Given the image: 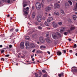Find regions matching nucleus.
Returning <instances> with one entry per match:
<instances>
[{"label": "nucleus", "instance_id": "1", "mask_svg": "<svg viewBox=\"0 0 77 77\" xmlns=\"http://www.w3.org/2000/svg\"><path fill=\"white\" fill-rule=\"evenodd\" d=\"M71 27L70 29V30H69L67 31V32H68L69 33V34H71V33H73L74 32L72 31V30H74L75 29V27L73 25H72L71 26Z\"/></svg>", "mask_w": 77, "mask_h": 77}, {"label": "nucleus", "instance_id": "2", "mask_svg": "<svg viewBox=\"0 0 77 77\" xmlns=\"http://www.w3.org/2000/svg\"><path fill=\"white\" fill-rule=\"evenodd\" d=\"M35 6L36 9L39 10L41 9V5L39 2H37L35 4Z\"/></svg>", "mask_w": 77, "mask_h": 77}, {"label": "nucleus", "instance_id": "3", "mask_svg": "<svg viewBox=\"0 0 77 77\" xmlns=\"http://www.w3.org/2000/svg\"><path fill=\"white\" fill-rule=\"evenodd\" d=\"M35 18L37 19V20L38 22H40L42 20V16L41 15H39L37 17H36Z\"/></svg>", "mask_w": 77, "mask_h": 77}, {"label": "nucleus", "instance_id": "4", "mask_svg": "<svg viewBox=\"0 0 77 77\" xmlns=\"http://www.w3.org/2000/svg\"><path fill=\"white\" fill-rule=\"evenodd\" d=\"M51 7H46L45 9V11H46V12H48L49 11H51V8H53V5H51Z\"/></svg>", "mask_w": 77, "mask_h": 77}, {"label": "nucleus", "instance_id": "5", "mask_svg": "<svg viewBox=\"0 0 77 77\" xmlns=\"http://www.w3.org/2000/svg\"><path fill=\"white\" fill-rule=\"evenodd\" d=\"M66 29H67V27H62L60 29V32L62 33L63 32H64L65 30H66Z\"/></svg>", "mask_w": 77, "mask_h": 77}, {"label": "nucleus", "instance_id": "6", "mask_svg": "<svg viewBox=\"0 0 77 77\" xmlns=\"http://www.w3.org/2000/svg\"><path fill=\"white\" fill-rule=\"evenodd\" d=\"M53 20V18L51 17H49L47 20V22L48 23H50Z\"/></svg>", "mask_w": 77, "mask_h": 77}, {"label": "nucleus", "instance_id": "7", "mask_svg": "<svg viewBox=\"0 0 77 77\" xmlns=\"http://www.w3.org/2000/svg\"><path fill=\"white\" fill-rule=\"evenodd\" d=\"M39 40L40 42H42V43H44V41H45V40L44 39V38L42 37L39 38Z\"/></svg>", "mask_w": 77, "mask_h": 77}, {"label": "nucleus", "instance_id": "8", "mask_svg": "<svg viewBox=\"0 0 77 77\" xmlns=\"http://www.w3.org/2000/svg\"><path fill=\"white\" fill-rule=\"evenodd\" d=\"M24 42H21V43L20 44V48H22V49H23V48H24Z\"/></svg>", "mask_w": 77, "mask_h": 77}, {"label": "nucleus", "instance_id": "9", "mask_svg": "<svg viewBox=\"0 0 77 77\" xmlns=\"http://www.w3.org/2000/svg\"><path fill=\"white\" fill-rule=\"evenodd\" d=\"M25 45L26 46V49H27L28 48V46L29 45V42L28 41L25 42Z\"/></svg>", "mask_w": 77, "mask_h": 77}, {"label": "nucleus", "instance_id": "10", "mask_svg": "<svg viewBox=\"0 0 77 77\" xmlns=\"http://www.w3.org/2000/svg\"><path fill=\"white\" fill-rule=\"evenodd\" d=\"M59 8V5L58 4H55L54 5V9H56V8Z\"/></svg>", "mask_w": 77, "mask_h": 77}, {"label": "nucleus", "instance_id": "11", "mask_svg": "<svg viewBox=\"0 0 77 77\" xmlns=\"http://www.w3.org/2000/svg\"><path fill=\"white\" fill-rule=\"evenodd\" d=\"M52 25L53 26V27H56L57 26V25L54 22H53L52 23Z\"/></svg>", "mask_w": 77, "mask_h": 77}, {"label": "nucleus", "instance_id": "12", "mask_svg": "<svg viewBox=\"0 0 77 77\" xmlns=\"http://www.w3.org/2000/svg\"><path fill=\"white\" fill-rule=\"evenodd\" d=\"M29 7H27L26 8H24L23 9V11H26L27 12H29Z\"/></svg>", "mask_w": 77, "mask_h": 77}, {"label": "nucleus", "instance_id": "13", "mask_svg": "<svg viewBox=\"0 0 77 77\" xmlns=\"http://www.w3.org/2000/svg\"><path fill=\"white\" fill-rule=\"evenodd\" d=\"M36 53H39L41 54H42L43 53V52L41 51L40 50H37L36 51Z\"/></svg>", "mask_w": 77, "mask_h": 77}, {"label": "nucleus", "instance_id": "14", "mask_svg": "<svg viewBox=\"0 0 77 77\" xmlns=\"http://www.w3.org/2000/svg\"><path fill=\"white\" fill-rule=\"evenodd\" d=\"M72 72H77V68H74L72 70Z\"/></svg>", "mask_w": 77, "mask_h": 77}, {"label": "nucleus", "instance_id": "15", "mask_svg": "<svg viewBox=\"0 0 77 77\" xmlns=\"http://www.w3.org/2000/svg\"><path fill=\"white\" fill-rule=\"evenodd\" d=\"M57 54L58 56H60L62 54V52L60 51H58L57 52Z\"/></svg>", "mask_w": 77, "mask_h": 77}, {"label": "nucleus", "instance_id": "16", "mask_svg": "<svg viewBox=\"0 0 77 77\" xmlns=\"http://www.w3.org/2000/svg\"><path fill=\"white\" fill-rule=\"evenodd\" d=\"M58 75L59 77H61L62 76H63V73H61L60 74H59Z\"/></svg>", "mask_w": 77, "mask_h": 77}, {"label": "nucleus", "instance_id": "17", "mask_svg": "<svg viewBox=\"0 0 77 77\" xmlns=\"http://www.w3.org/2000/svg\"><path fill=\"white\" fill-rule=\"evenodd\" d=\"M36 15V13L35 12H34L32 13V18H35V15Z\"/></svg>", "mask_w": 77, "mask_h": 77}, {"label": "nucleus", "instance_id": "18", "mask_svg": "<svg viewBox=\"0 0 77 77\" xmlns=\"http://www.w3.org/2000/svg\"><path fill=\"white\" fill-rule=\"evenodd\" d=\"M72 18L73 20H76V18H77V16L76 15H74L73 16Z\"/></svg>", "mask_w": 77, "mask_h": 77}, {"label": "nucleus", "instance_id": "19", "mask_svg": "<svg viewBox=\"0 0 77 77\" xmlns=\"http://www.w3.org/2000/svg\"><path fill=\"white\" fill-rule=\"evenodd\" d=\"M52 36L53 38V39H58V37L56 35H52Z\"/></svg>", "mask_w": 77, "mask_h": 77}, {"label": "nucleus", "instance_id": "20", "mask_svg": "<svg viewBox=\"0 0 77 77\" xmlns=\"http://www.w3.org/2000/svg\"><path fill=\"white\" fill-rule=\"evenodd\" d=\"M54 14L55 15H59V13L55 11L54 13Z\"/></svg>", "mask_w": 77, "mask_h": 77}, {"label": "nucleus", "instance_id": "21", "mask_svg": "<svg viewBox=\"0 0 77 77\" xmlns=\"http://www.w3.org/2000/svg\"><path fill=\"white\" fill-rule=\"evenodd\" d=\"M37 36V35H36V34H34L32 35V37L33 38H36Z\"/></svg>", "mask_w": 77, "mask_h": 77}, {"label": "nucleus", "instance_id": "22", "mask_svg": "<svg viewBox=\"0 0 77 77\" xmlns=\"http://www.w3.org/2000/svg\"><path fill=\"white\" fill-rule=\"evenodd\" d=\"M40 48L41 49L45 48H46V47L45 46L42 45L40 46Z\"/></svg>", "mask_w": 77, "mask_h": 77}, {"label": "nucleus", "instance_id": "23", "mask_svg": "<svg viewBox=\"0 0 77 77\" xmlns=\"http://www.w3.org/2000/svg\"><path fill=\"white\" fill-rule=\"evenodd\" d=\"M68 2L69 3V4L70 5H71V6L72 5V3L71 1V0L68 1Z\"/></svg>", "mask_w": 77, "mask_h": 77}, {"label": "nucleus", "instance_id": "24", "mask_svg": "<svg viewBox=\"0 0 77 77\" xmlns=\"http://www.w3.org/2000/svg\"><path fill=\"white\" fill-rule=\"evenodd\" d=\"M21 54L20 53H19L18 54H17V56L19 58H20L21 57Z\"/></svg>", "mask_w": 77, "mask_h": 77}, {"label": "nucleus", "instance_id": "25", "mask_svg": "<svg viewBox=\"0 0 77 77\" xmlns=\"http://www.w3.org/2000/svg\"><path fill=\"white\" fill-rule=\"evenodd\" d=\"M38 74H39L40 75V76H39V77H42L41 76V75H42V72H41V71H39L38 72Z\"/></svg>", "mask_w": 77, "mask_h": 77}, {"label": "nucleus", "instance_id": "26", "mask_svg": "<svg viewBox=\"0 0 77 77\" xmlns=\"http://www.w3.org/2000/svg\"><path fill=\"white\" fill-rule=\"evenodd\" d=\"M31 48H34L35 47V45L33 44H32L30 45Z\"/></svg>", "mask_w": 77, "mask_h": 77}, {"label": "nucleus", "instance_id": "27", "mask_svg": "<svg viewBox=\"0 0 77 77\" xmlns=\"http://www.w3.org/2000/svg\"><path fill=\"white\" fill-rule=\"evenodd\" d=\"M74 10L77 11V3H76L75 7Z\"/></svg>", "mask_w": 77, "mask_h": 77}, {"label": "nucleus", "instance_id": "28", "mask_svg": "<svg viewBox=\"0 0 77 77\" xmlns=\"http://www.w3.org/2000/svg\"><path fill=\"white\" fill-rule=\"evenodd\" d=\"M66 8H68L69 6V5L68 3H66L65 5Z\"/></svg>", "mask_w": 77, "mask_h": 77}, {"label": "nucleus", "instance_id": "29", "mask_svg": "<svg viewBox=\"0 0 77 77\" xmlns=\"http://www.w3.org/2000/svg\"><path fill=\"white\" fill-rule=\"evenodd\" d=\"M46 37L47 38H49V32H47L46 34Z\"/></svg>", "mask_w": 77, "mask_h": 77}, {"label": "nucleus", "instance_id": "30", "mask_svg": "<svg viewBox=\"0 0 77 77\" xmlns=\"http://www.w3.org/2000/svg\"><path fill=\"white\" fill-rule=\"evenodd\" d=\"M58 37L57 38H60V37H61V34H60V33H58Z\"/></svg>", "mask_w": 77, "mask_h": 77}, {"label": "nucleus", "instance_id": "31", "mask_svg": "<svg viewBox=\"0 0 77 77\" xmlns=\"http://www.w3.org/2000/svg\"><path fill=\"white\" fill-rule=\"evenodd\" d=\"M45 25L46 26H49V25H48V23H47V22H45Z\"/></svg>", "mask_w": 77, "mask_h": 77}, {"label": "nucleus", "instance_id": "32", "mask_svg": "<svg viewBox=\"0 0 77 77\" xmlns=\"http://www.w3.org/2000/svg\"><path fill=\"white\" fill-rule=\"evenodd\" d=\"M47 42L48 43H51V40L48 39V41H47Z\"/></svg>", "mask_w": 77, "mask_h": 77}, {"label": "nucleus", "instance_id": "33", "mask_svg": "<svg viewBox=\"0 0 77 77\" xmlns=\"http://www.w3.org/2000/svg\"><path fill=\"white\" fill-rule=\"evenodd\" d=\"M25 38L26 39H29V37L28 36H26Z\"/></svg>", "mask_w": 77, "mask_h": 77}, {"label": "nucleus", "instance_id": "34", "mask_svg": "<svg viewBox=\"0 0 77 77\" xmlns=\"http://www.w3.org/2000/svg\"><path fill=\"white\" fill-rule=\"evenodd\" d=\"M76 47H77V45L75 44L73 46V48H76Z\"/></svg>", "mask_w": 77, "mask_h": 77}, {"label": "nucleus", "instance_id": "35", "mask_svg": "<svg viewBox=\"0 0 77 77\" xmlns=\"http://www.w3.org/2000/svg\"><path fill=\"white\" fill-rule=\"evenodd\" d=\"M23 12H24V13L25 14H26V15H27L28 14V11H23Z\"/></svg>", "mask_w": 77, "mask_h": 77}, {"label": "nucleus", "instance_id": "36", "mask_svg": "<svg viewBox=\"0 0 77 77\" xmlns=\"http://www.w3.org/2000/svg\"><path fill=\"white\" fill-rule=\"evenodd\" d=\"M42 71L43 72H44V73H46V74H47V72H46L45 70H42Z\"/></svg>", "mask_w": 77, "mask_h": 77}, {"label": "nucleus", "instance_id": "37", "mask_svg": "<svg viewBox=\"0 0 77 77\" xmlns=\"http://www.w3.org/2000/svg\"><path fill=\"white\" fill-rule=\"evenodd\" d=\"M38 29H42V27H41V26H38Z\"/></svg>", "mask_w": 77, "mask_h": 77}, {"label": "nucleus", "instance_id": "38", "mask_svg": "<svg viewBox=\"0 0 77 77\" xmlns=\"http://www.w3.org/2000/svg\"><path fill=\"white\" fill-rule=\"evenodd\" d=\"M1 53H4V51H4L3 49H2L1 50Z\"/></svg>", "mask_w": 77, "mask_h": 77}, {"label": "nucleus", "instance_id": "39", "mask_svg": "<svg viewBox=\"0 0 77 77\" xmlns=\"http://www.w3.org/2000/svg\"><path fill=\"white\" fill-rule=\"evenodd\" d=\"M35 76L36 77H38V74H37V73H35Z\"/></svg>", "mask_w": 77, "mask_h": 77}, {"label": "nucleus", "instance_id": "40", "mask_svg": "<svg viewBox=\"0 0 77 77\" xmlns=\"http://www.w3.org/2000/svg\"><path fill=\"white\" fill-rule=\"evenodd\" d=\"M27 6V5L26 4H25L23 5V8H25V7Z\"/></svg>", "mask_w": 77, "mask_h": 77}, {"label": "nucleus", "instance_id": "41", "mask_svg": "<svg viewBox=\"0 0 77 77\" xmlns=\"http://www.w3.org/2000/svg\"><path fill=\"white\" fill-rule=\"evenodd\" d=\"M62 23L61 22H58V24L59 25H62Z\"/></svg>", "mask_w": 77, "mask_h": 77}, {"label": "nucleus", "instance_id": "42", "mask_svg": "<svg viewBox=\"0 0 77 77\" xmlns=\"http://www.w3.org/2000/svg\"><path fill=\"white\" fill-rule=\"evenodd\" d=\"M61 12L62 14H64V11L63 10H61Z\"/></svg>", "mask_w": 77, "mask_h": 77}, {"label": "nucleus", "instance_id": "43", "mask_svg": "<svg viewBox=\"0 0 77 77\" xmlns=\"http://www.w3.org/2000/svg\"><path fill=\"white\" fill-rule=\"evenodd\" d=\"M68 33V32H65L64 33V34L65 35H67Z\"/></svg>", "mask_w": 77, "mask_h": 77}, {"label": "nucleus", "instance_id": "44", "mask_svg": "<svg viewBox=\"0 0 77 77\" xmlns=\"http://www.w3.org/2000/svg\"><path fill=\"white\" fill-rule=\"evenodd\" d=\"M9 48H12V45H10L9 46Z\"/></svg>", "mask_w": 77, "mask_h": 77}, {"label": "nucleus", "instance_id": "45", "mask_svg": "<svg viewBox=\"0 0 77 77\" xmlns=\"http://www.w3.org/2000/svg\"><path fill=\"white\" fill-rule=\"evenodd\" d=\"M9 56H10V55L8 54V55H5V57H9Z\"/></svg>", "mask_w": 77, "mask_h": 77}, {"label": "nucleus", "instance_id": "46", "mask_svg": "<svg viewBox=\"0 0 77 77\" xmlns=\"http://www.w3.org/2000/svg\"><path fill=\"white\" fill-rule=\"evenodd\" d=\"M14 30V28H12V29H10V32H13V30Z\"/></svg>", "mask_w": 77, "mask_h": 77}, {"label": "nucleus", "instance_id": "47", "mask_svg": "<svg viewBox=\"0 0 77 77\" xmlns=\"http://www.w3.org/2000/svg\"><path fill=\"white\" fill-rule=\"evenodd\" d=\"M35 25H38V23L37 22H35Z\"/></svg>", "mask_w": 77, "mask_h": 77}, {"label": "nucleus", "instance_id": "48", "mask_svg": "<svg viewBox=\"0 0 77 77\" xmlns=\"http://www.w3.org/2000/svg\"><path fill=\"white\" fill-rule=\"evenodd\" d=\"M47 77V75H46V74H45L43 75V77Z\"/></svg>", "mask_w": 77, "mask_h": 77}, {"label": "nucleus", "instance_id": "49", "mask_svg": "<svg viewBox=\"0 0 77 77\" xmlns=\"http://www.w3.org/2000/svg\"><path fill=\"white\" fill-rule=\"evenodd\" d=\"M2 61H5V59H4V58H2L1 59V60H2Z\"/></svg>", "mask_w": 77, "mask_h": 77}, {"label": "nucleus", "instance_id": "50", "mask_svg": "<svg viewBox=\"0 0 77 77\" xmlns=\"http://www.w3.org/2000/svg\"><path fill=\"white\" fill-rule=\"evenodd\" d=\"M10 2H11L10 0H8L7 1V3H10Z\"/></svg>", "mask_w": 77, "mask_h": 77}, {"label": "nucleus", "instance_id": "51", "mask_svg": "<svg viewBox=\"0 0 77 77\" xmlns=\"http://www.w3.org/2000/svg\"><path fill=\"white\" fill-rule=\"evenodd\" d=\"M68 21L69 22H71V20L70 19H68Z\"/></svg>", "mask_w": 77, "mask_h": 77}, {"label": "nucleus", "instance_id": "52", "mask_svg": "<svg viewBox=\"0 0 77 77\" xmlns=\"http://www.w3.org/2000/svg\"><path fill=\"white\" fill-rule=\"evenodd\" d=\"M31 63H33L34 64H35V63H35V62L34 61L33 62H32Z\"/></svg>", "mask_w": 77, "mask_h": 77}, {"label": "nucleus", "instance_id": "53", "mask_svg": "<svg viewBox=\"0 0 77 77\" xmlns=\"http://www.w3.org/2000/svg\"><path fill=\"white\" fill-rule=\"evenodd\" d=\"M19 30H18V29H15V31L16 32H18Z\"/></svg>", "mask_w": 77, "mask_h": 77}, {"label": "nucleus", "instance_id": "54", "mask_svg": "<svg viewBox=\"0 0 77 77\" xmlns=\"http://www.w3.org/2000/svg\"><path fill=\"white\" fill-rule=\"evenodd\" d=\"M47 53H48V54H50V52L49 51H48Z\"/></svg>", "mask_w": 77, "mask_h": 77}, {"label": "nucleus", "instance_id": "55", "mask_svg": "<svg viewBox=\"0 0 77 77\" xmlns=\"http://www.w3.org/2000/svg\"><path fill=\"white\" fill-rule=\"evenodd\" d=\"M69 51L70 53H72V50H70Z\"/></svg>", "mask_w": 77, "mask_h": 77}, {"label": "nucleus", "instance_id": "56", "mask_svg": "<svg viewBox=\"0 0 77 77\" xmlns=\"http://www.w3.org/2000/svg\"><path fill=\"white\" fill-rule=\"evenodd\" d=\"M63 51V52H64V53H66V50H64Z\"/></svg>", "mask_w": 77, "mask_h": 77}, {"label": "nucleus", "instance_id": "57", "mask_svg": "<svg viewBox=\"0 0 77 77\" xmlns=\"http://www.w3.org/2000/svg\"><path fill=\"white\" fill-rule=\"evenodd\" d=\"M68 39L69 42H70V41H71V39L69 38Z\"/></svg>", "mask_w": 77, "mask_h": 77}, {"label": "nucleus", "instance_id": "58", "mask_svg": "<svg viewBox=\"0 0 77 77\" xmlns=\"http://www.w3.org/2000/svg\"><path fill=\"white\" fill-rule=\"evenodd\" d=\"M34 55H33L31 56V58H33V56H34Z\"/></svg>", "mask_w": 77, "mask_h": 77}, {"label": "nucleus", "instance_id": "59", "mask_svg": "<svg viewBox=\"0 0 77 77\" xmlns=\"http://www.w3.org/2000/svg\"><path fill=\"white\" fill-rule=\"evenodd\" d=\"M32 61H34V60H35V59L34 58H32Z\"/></svg>", "mask_w": 77, "mask_h": 77}, {"label": "nucleus", "instance_id": "60", "mask_svg": "<svg viewBox=\"0 0 77 77\" xmlns=\"http://www.w3.org/2000/svg\"><path fill=\"white\" fill-rule=\"evenodd\" d=\"M10 17V14H8V15L7 16V17Z\"/></svg>", "mask_w": 77, "mask_h": 77}, {"label": "nucleus", "instance_id": "61", "mask_svg": "<svg viewBox=\"0 0 77 77\" xmlns=\"http://www.w3.org/2000/svg\"><path fill=\"white\" fill-rule=\"evenodd\" d=\"M0 48H2V47H3V45H0Z\"/></svg>", "mask_w": 77, "mask_h": 77}, {"label": "nucleus", "instance_id": "62", "mask_svg": "<svg viewBox=\"0 0 77 77\" xmlns=\"http://www.w3.org/2000/svg\"><path fill=\"white\" fill-rule=\"evenodd\" d=\"M34 51H35V49H34V50L32 51V52H33V53H34Z\"/></svg>", "mask_w": 77, "mask_h": 77}, {"label": "nucleus", "instance_id": "63", "mask_svg": "<svg viewBox=\"0 0 77 77\" xmlns=\"http://www.w3.org/2000/svg\"><path fill=\"white\" fill-rule=\"evenodd\" d=\"M21 58H24V56H21Z\"/></svg>", "mask_w": 77, "mask_h": 77}, {"label": "nucleus", "instance_id": "64", "mask_svg": "<svg viewBox=\"0 0 77 77\" xmlns=\"http://www.w3.org/2000/svg\"><path fill=\"white\" fill-rule=\"evenodd\" d=\"M43 20H45V17H44L43 18Z\"/></svg>", "mask_w": 77, "mask_h": 77}]
</instances>
